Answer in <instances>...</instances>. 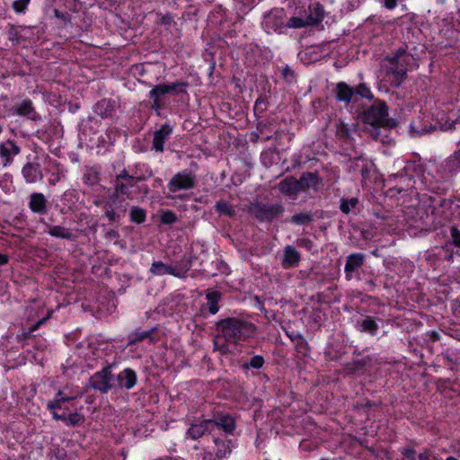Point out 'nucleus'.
Returning <instances> with one entry per match:
<instances>
[{
    "label": "nucleus",
    "mask_w": 460,
    "mask_h": 460,
    "mask_svg": "<svg viewBox=\"0 0 460 460\" xmlns=\"http://www.w3.org/2000/svg\"><path fill=\"white\" fill-rule=\"evenodd\" d=\"M217 330L228 342L237 344L251 338L255 333V326L241 318L228 317L217 323Z\"/></svg>",
    "instance_id": "f257e3e1"
},
{
    "label": "nucleus",
    "mask_w": 460,
    "mask_h": 460,
    "mask_svg": "<svg viewBox=\"0 0 460 460\" xmlns=\"http://www.w3.org/2000/svg\"><path fill=\"white\" fill-rule=\"evenodd\" d=\"M82 394V391H72L68 387H65L63 390H60L56 394L54 399L48 402L47 407L52 411V415L55 420H63L66 424L73 426L77 425L84 421V417L82 414L78 412L60 414L57 411V410H61L65 402L75 400L81 397Z\"/></svg>",
    "instance_id": "f03ea898"
},
{
    "label": "nucleus",
    "mask_w": 460,
    "mask_h": 460,
    "mask_svg": "<svg viewBox=\"0 0 460 460\" xmlns=\"http://www.w3.org/2000/svg\"><path fill=\"white\" fill-rule=\"evenodd\" d=\"M262 27L268 32L283 31L287 28V15L283 9H274L267 13L262 21Z\"/></svg>",
    "instance_id": "7ed1b4c3"
},
{
    "label": "nucleus",
    "mask_w": 460,
    "mask_h": 460,
    "mask_svg": "<svg viewBox=\"0 0 460 460\" xmlns=\"http://www.w3.org/2000/svg\"><path fill=\"white\" fill-rule=\"evenodd\" d=\"M196 183L195 175L188 171H182L172 177L168 182L170 192H177L179 190H189L194 188Z\"/></svg>",
    "instance_id": "20e7f679"
},
{
    "label": "nucleus",
    "mask_w": 460,
    "mask_h": 460,
    "mask_svg": "<svg viewBox=\"0 0 460 460\" xmlns=\"http://www.w3.org/2000/svg\"><path fill=\"white\" fill-rule=\"evenodd\" d=\"M284 211L280 204H258L252 208L254 216L261 221H270L282 215Z\"/></svg>",
    "instance_id": "39448f33"
},
{
    "label": "nucleus",
    "mask_w": 460,
    "mask_h": 460,
    "mask_svg": "<svg viewBox=\"0 0 460 460\" xmlns=\"http://www.w3.org/2000/svg\"><path fill=\"white\" fill-rule=\"evenodd\" d=\"M91 383L94 389L102 393H107L110 389L114 387L115 384L112 383L111 367L95 373L91 378Z\"/></svg>",
    "instance_id": "423d86ee"
},
{
    "label": "nucleus",
    "mask_w": 460,
    "mask_h": 460,
    "mask_svg": "<svg viewBox=\"0 0 460 460\" xmlns=\"http://www.w3.org/2000/svg\"><path fill=\"white\" fill-rule=\"evenodd\" d=\"M388 115L387 107L384 103L373 105L364 112L363 119L370 125H381L385 123Z\"/></svg>",
    "instance_id": "0eeeda50"
},
{
    "label": "nucleus",
    "mask_w": 460,
    "mask_h": 460,
    "mask_svg": "<svg viewBox=\"0 0 460 460\" xmlns=\"http://www.w3.org/2000/svg\"><path fill=\"white\" fill-rule=\"evenodd\" d=\"M310 178L314 180V175L309 173L307 175H303L300 181H297L294 178H287L280 181L279 183V190L288 196H294L298 193L304 187V181H306Z\"/></svg>",
    "instance_id": "6e6552de"
},
{
    "label": "nucleus",
    "mask_w": 460,
    "mask_h": 460,
    "mask_svg": "<svg viewBox=\"0 0 460 460\" xmlns=\"http://www.w3.org/2000/svg\"><path fill=\"white\" fill-rule=\"evenodd\" d=\"M20 147L12 140H7L0 144V157L4 161V166L12 164L15 155L20 153Z\"/></svg>",
    "instance_id": "1a4fd4ad"
},
{
    "label": "nucleus",
    "mask_w": 460,
    "mask_h": 460,
    "mask_svg": "<svg viewBox=\"0 0 460 460\" xmlns=\"http://www.w3.org/2000/svg\"><path fill=\"white\" fill-rule=\"evenodd\" d=\"M354 169L360 170L362 181L364 183H366L367 181H370L372 178H374L376 172V166L373 162L363 158H358L356 160L354 163Z\"/></svg>",
    "instance_id": "9d476101"
},
{
    "label": "nucleus",
    "mask_w": 460,
    "mask_h": 460,
    "mask_svg": "<svg viewBox=\"0 0 460 460\" xmlns=\"http://www.w3.org/2000/svg\"><path fill=\"white\" fill-rule=\"evenodd\" d=\"M207 431H213V422L210 420H203L192 423L189 428L187 434L191 439H198Z\"/></svg>",
    "instance_id": "9b49d317"
},
{
    "label": "nucleus",
    "mask_w": 460,
    "mask_h": 460,
    "mask_svg": "<svg viewBox=\"0 0 460 460\" xmlns=\"http://www.w3.org/2000/svg\"><path fill=\"white\" fill-rule=\"evenodd\" d=\"M319 22L318 19L308 15L305 12L300 13L299 15L289 18L287 21V28L300 29L308 25L315 24Z\"/></svg>",
    "instance_id": "f8f14e48"
},
{
    "label": "nucleus",
    "mask_w": 460,
    "mask_h": 460,
    "mask_svg": "<svg viewBox=\"0 0 460 460\" xmlns=\"http://www.w3.org/2000/svg\"><path fill=\"white\" fill-rule=\"evenodd\" d=\"M168 94L165 84L154 86L149 92V98L152 101L151 107L158 111L164 104V98Z\"/></svg>",
    "instance_id": "ddd939ff"
},
{
    "label": "nucleus",
    "mask_w": 460,
    "mask_h": 460,
    "mask_svg": "<svg viewBox=\"0 0 460 460\" xmlns=\"http://www.w3.org/2000/svg\"><path fill=\"white\" fill-rule=\"evenodd\" d=\"M172 129L168 124L163 125L158 130L154 133L153 149L156 152L164 151V144L168 137L171 135Z\"/></svg>",
    "instance_id": "4468645a"
},
{
    "label": "nucleus",
    "mask_w": 460,
    "mask_h": 460,
    "mask_svg": "<svg viewBox=\"0 0 460 460\" xmlns=\"http://www.w3.org/2000/svg\"><path fill=\"white\" fill-rule=\"evenodd\" d=\"M213 422V429L217 428L218 429H222L226 433L232 434L235 429V420L230 415H219L213 420H210Z\"/></svg>",
    "instance_id": "2eb2a0df"
},
{
    "label": "nucleus",
    "mask_w": 460,
    "mask_h": 460,
    "mask_svg": "<svg viewBox=\"0 0 460 460\" xmlns=\"http://www.w3.org/2000/svg\"><path fill=\"white\" fill-rule=\"evenodd\" d=\"M118 381V387L131 389L137 384V375L135 371L130 368H126L116 376Z\"/></svg>",
    "instance_id": "dca6fc26"
},
{
    "label": "nucleus",
    "mask_w": 460,
    "mask_h": 460,
    "mask_svg": "<svg viewBox=\"0 0 460 460\" xmlns=\"http://www.w3.org/2000/svg\"><path fill=\"white\" fill-rule=\"evenodd\" d=\"M232 451L230 440L215 439L214 455L217 460L227 457Z\"/></svg>",
    "instance_id": "f3484780"
},
{
    "label": "nucleus",
    "mask_w": 460,
    "mask_h": 460,
    "mask_svg": "<svg viewBox=\"0 0 460 460\" xmlns=\"http://www.w3.org/2000/svg\"><path fill=\"white\" fill-rule=\"evenodd\" d=\"M444 166L450 172L460 171V141L454 153L444 161Z\"/></svg>",
    "instance_id": "a211bd4d"
},
{
    "label": "nucleus",
    "mask_w": 460,
    "mask_h": 460,
    "mask_svg": "<svg viewBox=\"0 0 460 460\" xmlns=\"http://www.w3.org/2000/svg\"><path fill=\"white\" fill-rule=\"evenodd\" d=\"M22 172L25 181L29 183L36 182L42 177L38 166L30 163L23 166Z\"/></svg>",
    "instance_id": "6ab92c4d"
},
{
    "label": "nucleus",
    "mask_w": 460,
    "mask_h": 460,
    "mask_svg": "<svg viewBox=\"0 0 460 460\" xmlns=\"http://www.w3.org/2000/svg\"><path fill=\"white\" fill-rule=\"evenodd\" d=\"M30 208L39 214L46 211V199L41 193H34L31 196Z\"/></svg>",
    "instance_id": "aec40b11"
},
{
    "label": "nucleus",
    "mask_w": 460,
    "mask_h": 460,
    "mask_svg": "<svg viewBox=\"0 0 460 460\" xmlns=\"http://www.w3.org/2000/svg\"><path fill=\"white\" fill-rule=\"evenodd\" d=\"M337 99L349 103L352 99L354 91L346 83L341 82L337 84Z\"/></svg>",
    "instance_id": "412c9836"
},
{
    "label": "nucleus",
    "mask_w": 460,
    "mask_h": 460,
    "mask_svg": "<svg viewBox=\"0 0 460 460\" xmlns=\"http://www.w3.org/2000/svg\"><path fill=\"white\" fill-rule=\"evenodd\" d=\"M208 300V311L212 314H216L219 306L217 305L218 302L221 299V293L215 290H208L206 295Z\"/></svg>",
    "instance_id": "4be33fe9"
},
{
    "label": "nucleus",
    "mask_w": 460,
    "mask_h": 460,
    "mask_svg": "<svg viewBox=\"0 0 460 460\" xmlns=\"http://www.w3.org/2000/svg\"><path fill=\"white\" fill-rule=\"evenodd\" d=\"M300 261V255L298 252L292 246H288L285 249V254H284V266L289 267V266H295Z\"/></svg>",
    "instance_id": "5701e85b"
},
{
    "label": "nucleus",
    "mask_w": 460,
    "mask_h": 460,
    "mask_svg": "<svg viewBox=\"0 0 460 460\" xmlns=\"http://www.w3.org/2000/svg\"><path fill=\"white\" fill-rule=\"evenodd\" d=\"M364 256L361 253L350 254L346 261L345 271L352 272L358 269L363 263Z\"/></svg>",
    "instance_id": "b1692460"
},
{
    "label": "nucleus",
    "mask_w": 460,
    "mask_h": 460,
    "mask_svg": "<svg viewBox=\"0 0 460 460\" xmlns=\"http://www.w3.org/2000/svg\"><path fill=\"white\" fill-rule=\"evenodd\" d=\"M16 114L34 119L35 111L31 101H23L15 107Z\"/></svg>",
    "instance_id": "393cba45"
},
{
    "label": "nucleus",
    "mask_w": 460,
    "mask_h": 460,
    "mask_svg": "<svg viewBox=\"0 0 460 460\" xmlns=\"http://www.w3.org/2000/svg\"><path fill=\"white\" fill-rule=\"evenodd\" d=\"M168 94L177 95L186 92L187 84L183 82H174L171 84H165Z\"/></svg>",
    "instance_id": "a878e982"
},
{
    "label": "nucleus",
    "mask_w": 460,
    "mask_h": 460,
    "mask_svg": "<svg viewBox=\"0 0 460 460\" xmlns=\"http://www.w3.org/2000/svg\"><path fill=\"white\" fill-rule=\"evenodd\" d=\"M361 331L369 332L370 334H376L378 325L370 317H367L362 320L360 323Z\"/></svg>",
    "instance_id": "bb28decb"
},
{
    "label": "nucleus",
    "mask_w": 460,
    "mask_h": 460,
    "mask_svg": "<svg viewBox=\"0 0 460 460\" xmlns=\"http://www.w3.org/2000/svg\"><path fill=\"white\" fill-rule=\"evenodd\" d=\"M49 233L52 236L61 237L64 239H69L71 237V234L67 229L58 226L49 228Z\"/></svg>",
    "instance_id": "cd10ccee"
},
{
    "label": "nucleus",
    "mask_w": 460,
    "mask_h": 460,
    "mask_svg": "<svg viewBox=\"0 0 460 460\" xmlns=\"http://www.w3.org/2000/svg\"><path fill=\"white\" fill-rule=\"evenodd\" d=\"M313 216L310 213H299L294 215L290 221L296 225H305L312 221Z\"/></svg>",
    "instance_id": "c85d7f7f"
},
{
    "label": "nucleus",
    "mask_w": 460,
    "mask_h": 460,
    "mask_svg": "<svg viewBox=\"0 0 460 460\" xmlns=\"http://www.w3.org/2000/svg\"><path fill=\"white\" fill-rule=\"evenodd\" d=\"M130 219L135 223L140 224L145 221L146 213L142 208L134 207L130 210Z\"/></svg>",
    "instance_id": "c756f323"
},
{
    "label": "nucleus",
    "mask_w": 460,
    "mask_h": 460,
    "mask_svg": "<svg viewBox=\"0 0 460 460\" xmlns=\"http://www.w3.org/2000/svg\"><path fill=\"white\" fill-rule=\"evenodd\" d=\"M216 209L220 214L227 215V216H233L234 211L232 208L231 205L224 200H220L217 202L216 204Z\"/></svg>",
    "instance_id": "7c9ffc66"
},
{
    "label": "nucleus",
    "mask_w": 460,
    "mask_h": 460,
    "mask_svg": "<svg viewBox=\"0 0 460 460\" xmlns=\"http://www.w3.org/2000/svg\"><path fill=\"white\" fill-rule=\"evenodd\" d=\"M168 265L163 263L162 261H155L152 263L150 268V271L154 275H166L168 270Z\"/></svg>",
    "instance_id": "2f4dec72"
},
{
    "label": "nucleus",
    "mask_w": 460,
    "mask_h": 460,
    "mask_svg": "<svg viewBox=\"0 0 460 460\" xmlns=\"http://www.w3.org/2000/svg\"><path fill=\"white\" fill-rule=\"evenodd\" d=\"M355 93L358 95L361 96L362 98H366L368 100H371L374 97L370 88L367 87L365 84H358L355 89Z\"/></svg>",
    "instance_id": "473e14b6"
},
{
    "label": "nucleus",
    "mask_w": 460,
    "mask_h": 460,
    "mask_svg": "<svg viewBox=\"0 0 460 460\" xmlns=\"http://www.w3.org/2000/svg\"><path fill=\"white\" fill-rule=\"evenodd\" d=\"M84 181L88 185H94L99 181V175L93 170L87 171L84 175Z\"/></svg>",
    "instance_id": "72a5a7b5"
},
{
    "label": "nucleus",
    "mask_w": 460,
    "mask_h": 460,
    "mask_svg": "<svg viewBox=\"0 0 460 460\" xmlns=\"http://www.w3.org/2000/svg\"><path fill=\"white\" fill-rule=\"evenodd\" d=\"M358 204V199L356 198H352L349 200H343L341 204V210L349 214L352 208H354Z\"/></svg>",
    "instance_id": "f704fd0d"
},
{
    "label": "nucleus",
    "mask_w": 460,
    "mask_h": 460,
    "mask_svg": "<svg viewBox=\"0 0 460 460\" xmlns=\"http://www.w3.org/2000/svg\"><path fill=\"white\" fill-rule=\"evenodd\" d=\"M30 2L31 0H15L13 3V9L18 13H24Z\"/></svg>",
    "instance_id": "c9c22d12"
},
{
    "label": "nucleus",
    "mask_w": 460,
    "mask_h": 460,
    "mask_svg": "<svg viewBox=\"0 0 460 460\" xmlns=\"http://www.w3.org/2000/svg\"><path fill=\"white\" fill-rule=\"evenodd\" d=\"M264 364V358L261 356H254L252 358L250 362L245 366V367H252V368H261Z\"/></svg>",
    "instance_id": "e433bc0d"
},
{
    "label": "nucleus",
    "mask_w": 460,
    "mask_h": 460,
    "mask_svg": "<svg viewBox=\"0 0 460 460\" xmlns=\"http://www.w3.org/2000/svg\"><path fill=\"white\" fill-rule=\"evenodd\" d=\"M176 215L171 210L164 211L161 215V221L164 224H172L176 221Z\"/></svg>",
    "instance_id": "4c0bfd02"
},
{
    "label": "nucleus",
    "mask_w": 460,
    "mask_h": 460,
    "mask_svg": "<svg viewBox=\"0 0 460 460\" xmlns=\"http://www.w3.org/2000/svg\"><path fill=\"white\" fill-rule=\"evenodd\" d=\"M148 336L147 332H136L134 333H131L128 337L129 342L128 344H134L139 341H142L143 339L146 338Z\"/></svg>",
    "instance_id": "58836bf2"
},
{
    "label": "nucleus",
    "mask_w": 460,
    "mask_h": 460,
    "mask_svg": "<svg viewBox=\"0 0 460 460\" xmlns=\"http://www.w3.org/2000/svg\"><path fill=\"white\" fill-rule=\"evenodd\" d=\"M451 237L453 240V243L456 246L460 247V231L456 227L453 226L450 229Z\"/></svg>",
    "instance_id": "ea45409f"
},
{
    "label": "nucleus",
    "mask_w": 460,
    "mask_h": 460,
    "mask_svg": "<svg viewBox=\"0 0 460 460\" xmlns=\"http://www.w3.org/2000/svg\"><path fill=\"white\" fill-rule=\"evenodd\" d=\"M411 132L416 136L422 135L428 133L429 130L426 128H419L415 123L411 125Z\"/></svg>",
    "instance_id": "a19ab883"
},
{
    "label": "nucleus",
    "mask_w": 460,
    "mask_h": 460,
    "mask_svg": "<svg viewBox=\"0 0 460 460\" xmlns=\"http://www.w3.org/2000/svg\"><path fill=\"white\" fill-rule=\"evenodd\" d=\"M337 134L341 137H349V129L345 127V125H341L337 129Z\"/></svg>",
    "instance_id": "79ce46f5"
},
{
    "label": "nucleus",
    "mask_w": 460,
    "mask_h": 460,
    "mask_svg": "<svg viewBox=\"0 0 460 460\" xmlns=\"http://www.w3.org/2000/svg\"><path fill=\"white\" fill-rule=\"evenodd\" d=\"M50 317V313L47 315V317H44L40 319L34 326H32L30 329V332L36 331L41 324H43Z\"/></svg>",
    "instance_id": "37998d69"
},
{
    "label": "nucleus",
    "mask_w": 460,
    "mask_h": 460,
    "mask_svg": "<svg viewBox=\"0 0 460 460\" xmlns=\"http://www.w3.org/2000/svg\"><path fill=\"white\" fill-rule=\"evenodd\" d=\"M398 0H383L384 5L387 9H394L397 5Z\"/></svg>",
    "instance_id": "c03bdc74"
},
{
    "label": "nucleus",
    "mask_w": 460,
    "mask_h": 460,
    "mask_svg": "<svg viewBox=\"0 0 460 460\" xmlns=\"http://www.w3.org/2000/svg\"><path fill=\"white\" fill-rule=\"evenodd\" d=\"M105 216L111 221H114L116 219V217H117V214H116V212L113 209L107 210L105 212Z\"/></svg>",
    "instance_id": "a18cd8bd"
},
{
    "label": "nucleus",
    "mask_w": 460,
    "mask_h": 460,
    "mask_svg": "<svg viewBox=\"0 0 460 460\" xmlns=\"http://www.w3.org/2000/svg\"><path fill=\"white\" fill-rule=\"evenodd\" d=\"M116 190L120 192V193H127L128 192V187L124 184H117L116 186Z\"/></svg>",
    "instance_id": "49530a36"
},
{
    "label": "nucleus",
    "mask_w": 460,
    "mask_h": 460,
    "mask_svg": "<svg viewBox=\"0 0 460 460\" xmlns=\"http://www.w3.org/2000/svg\"><path fill=\"white\" fill-rule=\"evenodd\" d=\"M167 270H168V272H167L168 275H172L175 277H181V274L174 268H172L171 266H168Z\"/></svg>",
    "instance_id": "de8ad7c7"
},
{
    "label": "nucleus",
    "mask_w": 460,
    "mask_h": 460,
    "mask_svg": "<svg viewBox=\"0 0 460 460\" xmlns=\"http://www.w3.org/2000/svg\"><path fill=\"white\" fill-rule=\"evenodd\" d=\"M106 236L110 239L116 238L118 236V233L114 230H110L107 232Z\"/></svg>",
    "instance_id": "09e8293b"
},
{
    "label": "nucleus",
    "mask_w": 460,
    "mask_h": 460,
    "mask_svg": "<svg viewBox=\"0 0 460 460\" xmlns=\"http://www.w3.org/2000/svg\"><path fill=\"white\" fill-rule=\"evenodd\" d=\"M7 261H8L7 256L0 253V265L5 264L7 262Z\"/></svg>",
    "instance_id": "8fccbe9b"
},
{
    "label": "nucleus",
    "mask_w": 460,
    "mask_h": 460,
    "mask_svg": "<svg viewBox=\"0 0 460 460\" xmlns=\"http://www.w3.org/2000/svg\"><path fill=\"white\" fill-rule=\"evenodd\" d=\"M300 448L302 450H308L309 447L307 446V444L305 441H303V442L300 443Z\"/></svg>",
    "instance_id": "3c124183"
},
{
    "label": "nucleus",
    "mask_w": 460,
    "mask_h": 460,
    "mask_svg": "<svg viewBox=\"0 0 460 460\" xmlns=\"http://www.w3.org/2000/svg\"><path fill=\"white\" fill-rule=\"evenodd\" d=\"M119 177H121V178H128L129 180H132V177L131 176H128L127 173H121Z\"/></svg>",
    "instance_id": "603ef678"
},
{
    "label": "nucleus",
    "mask_w": 460,
    "mask_h": 460,
    "mask_svg": "<svg viewBox=\"0 0 460 460\" xmlns=\"http://www.w3.org/2000/svg\"><path fill=\"white\" fill-rule=\"evenodd\" d=\"M446 460H457V459L454 456H448Z\"/></svg>",
    "instance_id": "864d4df0"
},
{
    "label": "nucleus",
    "mask_w": 460,
    "mask_h": 460,
    "mask_svg": "<svg viewBox=\"0 0 460 460\" xmlns=\"http://www.w3.org/2000/svg\"><path fill=\"white\" fill-rule=\"evenodd\" d=\"M420 460H425V459H426V456H425L420 455Z\"/></svg>",
    "instance_id": "5fc2aeb1"
},
{
    "label": "nucleus",
    "mask_w": 460,
    "mask_h": 460,
    "mask_svg": "<svg viewBox=\"0 0 460 460\" xmlns=\"http://www.w3.org/2000/svg\"><path fill=\"white\" fill-rule=\"evenodd\" d=\"M411 451H409V452H407V453H406L407 457H411Z\"/></svg>",
    "instance_id": "6e6d98bb"
},
{
    "label": "nucleus",
    "mask_w": 460,
    "mask_h": 460,
    "mask_svg": "<svg viewBox=\"0 0 460 460\" xmlns=\"http://www.w3.org/2000/svg\"><path fill=\"white\" fill-rule=\"evenodd\" d=\"M403 75H405V72L398 73V75H400V76H402Z\"/></svg>",
    "instance_id": "4d7b16f0"
},
{
    "label": "nucleus",
    "mask_w": 460,
    "mask_h": 460,
    "mask_svg": "<svg viewBox=\"0 0 460 460\" xmlns=\"http://www.w3.org/2000/svg\"><path fill=\"white\" fill-rule=\"evenodd\" d=\"M2 131H3V128H2V126H0V134L2 133Z\"/></svg>",
    "instance_id": "13d9d810"
},
{
    "label": "nucleus",
    "mask_w": 460,
    "mask_h": 460,
    "mask_svg": "<svg viewBox=\"0 0 460 460\" xmlns=\"http://www.w3.org/2000/svg\"><path fill=\"white\" fill-rule=\"evenodd\" d=\"M303 242L305 243V245H307L306 240H303Z\"/></svg>",
    "instance_id": "bf43d9fd"
},
{
    "label": "nucleus",
    "mask_w": 460,
    "mask_h": 460,
    "mask_svg": "<svg viewBox=\"0 0 460 460\" xmlns=\"http://www.w3.org/2000/svg\"><path fill=\"white\" fill-rule=\"evenodd\" d=\"M303 242L305 243V245H307L306 240H303Z\"/></svg>",
    "instance_id": "052dcab7"
}]
</instances>
